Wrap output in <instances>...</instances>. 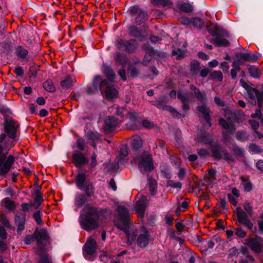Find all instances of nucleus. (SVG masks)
Instances as JSON below:
<instances>
[{"mask_svg": "<svg viewBox=\"0 0 263 263\" xmlns=\"http://www.w3.org/2000/svg\"><path fill=\"white\" fill-rule=\"evenodd\" d=\"M99 219V211L98 209L91 206L88 208L84 214L81 215L80 223L83 229L89 231L98 227Z\"/></svg>", "mask_w": 263, "mask_h": 263, "instance_id": "f257e3e1", "label": "nucleus"}, {"mask_svg": "<svg viewBox=\"0 0 263 263\" xmlns=\"http://www.w3.org/2000/svg\"><path fill=\"white\" fill-rule=\"evenodd\" d=\"M207 30L211 35L215 37L213 41L216 46H228L229 45V41L226 39L229 34L222 27L215 24H211L207 26Z\"/></svg>", "mask_w": 263, "mask_h": 263, "instance_id": "f03ea898", "label": "nucleus"}, {"mask_svg": "<svg viewBox=\"0 0 263 263\" xmlns=\"http://www.w3.org/2000/svg\"><path fill=\"white\" fill-rule=\"evenodd\" d=\"M117 217L114 220L115 226L120 230H125L129 226L130 214L128 210L123 205H119L116 210Z\"/></svg>", "mask_w": 263, "mask_h": 263, "instance_id": "7ed1b4c3", "label": "nucleus"}, {"mask_svg": "<svg viewBox=\"0 0 263 263\" xmlns=\"http://www.w3.org/2000/svg\"><path fill=\"white\" fill-rule=\"evenodd\" d=\"M134 161L142 173L149 172L154 169L152 157L147 153H144L137 156L134 158Z\"/></svg>", "mask_w": 263, "mask_h": 263, "instance_id": "20e7f679", "label": "nucleus"}, {"mask_svg": "<svg viewBox=\"0 0 263 263\" xmlns=\"http://www.w3.org/2000/svg\"><path fill=\"white\" fill-rule=\"evenodd\" d=\"M34 236L37 243V248L40 250V252H43L50 244V237L48 234L47 230L45 229L40 230H36L34 232Z\"/></svg>", "mask_w": 263, "mask_h": 263, "instance_id": "39448f33", "label": "nucleus"}, {"mask_svg": "<svg viewBox=\"0 0 263 263\" xmlns=\"http://www.w3.org/2000/svg\"><path fill=\"white\" fill-rule=\"evenodd\" d=\"M138 47V43L135 39L129 40L119 39L117 40L116 43V47L118 49L128 53L135 52Z\"/></svg>", "mask_w": 263, "mask_h": 263, "instance_id": "423d86ee", "label": "nucleus"}, {"mask_svg": "<svg viewBox=\"0 0 263 263\" xmlns=\"http://www.w3.org/2000/svg\"><path fill=\"white\" fill-rule=\"evenodd\" d=\"M8 154L0 155V175L5 176L10 171L15 161L14 157Z\"/></svg>", "mask_w": 263, "mask_h": 263, "instance_id": "0eeeda50", "label": "nucleus"}, {"mask_svg": "<svg viewBox=\"0 0 263 263\" xmlns=\"http://www.w3.org/2000/svg\"><path fill=\"white\" fill-rule=\"evenodd\" d=\"M20 127L18 123L11 118L5 119L4 122V130L9 138L14 139Z\"/></svg>", "mask_w": 263, "mask_h": 263, "instance_id": "6e6552de", "label": "nucleus"}, {"mask_svg": "<svg viewBox=\"0 0 263 263\" xmlns=\"http://www.w3.org/2000/svg\"><path fill=\"white\" fill-rule=\"evenodd\" d=\"M210 149L212 156L216 160L224 159L229 161L230 155L226 150L217 143L211 144Z\"/></svg>", "mask_w": 263, "mask_h": 263, "instance_id": "1a4fd4ad", "label": "nucleus"}, {"mask_svg": "<svg viewBox=\"0 0 263 263\" xmlns=\"http://www.w3.org/2000/svg\"><path fill=\"white\" fill-rule=\"evenodd\" d=\"M245 244L254 252L260 253L262 251L263 238L258 236L249 238L245 240Z\"/></svg>", "mask_w": 263, "mask_h": 263, "instance_id": "9d476101", "label": "nucleus"}, {"mask_svg": "<svg viewBox=\"0 0 263 263\" xmlns=\"http://www.w3.org/2000/svg\"><path fill=\"white\" fill-rule=\"evenodd\" d=\"M72 162L77 167L81 168L87 164L89 160L83 153L76 151L72 155Z\"/></svg>", "mask_w": 263, "mask_h": 263, "instance_id": "9b49d317", "label": "nucleus"}, {"mask_svg": "<svg viewBox=\"0 0 263 263\" xmlns=\"http://www.w3.org/2000/svg\"><path fill=\"white\" fill-rule=\"evenodd\" d=\"M14 146V143L6 138L5 134L0 135V155L3 153L8 154L9 151Z\"/></svg>", "mask_w": 263, "mask_h": 263, "instance_id": "f8f14e48", "label": "nucleus"}, {"mask_svg": "<svg viewBox=\"0 0 263 263\" xmlns=\"http://www.w3.org/2000/svg\"><path fill=\"white\" fill-rule=\"evenodd\" d=\"M117 124L118 120L115 117L113 116L106 117L104 121L103 132L105 134L111 133L115 129Z\"/></svg>", "mask_w": 263, "mask_h": 263, "instance_id": "ddd939ff", "label": "nucleus"}, {"mask_svg": "<svg viewBox=\"0 0 263 263\" xmlns=\"http://www.w3.org/2000/svg\"><path fill=\"white\" fill-rule=\"evenodd\" d=\"M192 97V93H189L187 92H183L182 91H179L177 93V98L180 100L182 105V110L186 112L190 109V103L191 102V99Z\"/></svg>", "mask_w": 263, "mask_h": 263, "instance_id": "4468645a", "label": "nucleus"}, {"mask_svg": "<svg viewBox=\"0 0 263 263\" xmlns=\"http://www.w3.org/2000/svg\"><path fill=\"white\" fill-rule=\"evenodd\" d=\"M97 242L94 238L92 237H90L83 248V254L84 255H92L97 250Z\"/></svg>", "mask_w": 263, "mask_h": 263, "instance_id": "2eb2a0df", "label": "nucleus"}, {"mask_svg": "<svg viewBox=\"0 0 263 263\" xmlns=\"http://www.w3.org/2000/svg\"><path fill=\"white\" fill-rule=\"evenodd\" d=\"M236 213L238 221L245 224L249 229H252L253 226V223L248 218L246 214L240 208H237Z\"/></svg>", "mask_w": 263, "mask_h": 263, "instance_id": "dca6fc26", "label": "nucleus"}, {"mask_svg": "<svg viewBox=\"0 0 263 263\" xmlns=\"http://www.w3.org/2000/svg\"><path fill=\"white\" fill-rule=\"evenodd\" d=\"M26 216V213L22 212H17L15 215L14 221L17 227V232L18 233H21L22 231L25 229Z\"/></svg>", "mask_w": 263, "mask_h": 263, "instance_id": "f3484780", "label": "nucleus"}, {"mask_svg": "<svg viewBox=\"0 0 263 263\" xmlns=\"http://www.w3.org/2000/svg\"><path fill=\"white\" fill-rule=\"evenodd\" d=\"M219 123L226 130L225 132H223L222 140L226 145L228 146L230 141V131L229 130L230 124L228 121L223 118L220 119Z\"/></svg>", "mask_w": 263, "mask_h": 263, "instance_id": "a211bd4d", "label": "nucleus"}, {"mask_svg": "<svg viewBox=\"0 0 263 263\" xmlns=\"http://www.w3.org/2000/svg\"><path fill=\"white\" fill-rule=\"evenodd\" d=\"M104 96L107 100H110L118 97V91L115 87L108 82L105 86L103 92Z\"/></svg>", "mask_w": 263, "mask_h": 263, "instance_id": "6ab92c4d", "label": "nucleus"}, {"mask_svg": "<svg viewBox=\"0 0 263 263\" xmlns=\"http://www.w3.org/2000/svg\"><path fill=\"white\" fill-rule=\"evenodd\" d=\"M147 202V200L146 197L145 196H142L136 203L135 209L136 212L141 217H143L144 216Z\"/></svg>", "mask_w": 263, "mask_h": 263, "instance_id": "aec40b11", "label": "nucleus"}, {"mask_svg": "<svg viewBox=\"0 0 263 263\" xmlns=\"http://www.w3.org/2000/svg\"><path fill=\"white\" fill-rule=\"evenodd\" d=\"M244 156V151L236 145H233L231 147V161L243 160Z\"/></svg>", "mask_w": 263, "mask_h": 263, "instance_id": "412c9836", "label": "nucleus"}, {"mask_svg": "<svg viewBox=\"0 0 263 263\" xmlns=\"http://www.w3.org/2000/svg\"><path fill=\"white\" fill-rule=\"evenodd\" d=\"M108 82L106 80H102L100 76H96L92 82V85L95 91H98L99 88L101 92H103L104 88Z\"/></svg>", "mask_w": 263, "mask_h": 263, "instance_id": "4be33fe9", "label": "nucleus"}, {"mask_svg": "<svg viewBox=\"0 0 263 263\" xmlns=\"http://www.w3.org/2000/svg\"><path fill=\"white\" fill-rule=\"evenodd\" d=\"M149 234L147 230H145L143 234H140L137 239L138 245L141 248L146 247L149 242Z\"/></svg>", "mask_w": 263, "mask_h": 263, "instance_id": "5701e85b", "label": "nucleus"}, {"mask_svg": "<svg viewBox=\"0 0 263 263\" xmlns=\"http://www.w3.org/2000/svg\"><path fill=\"white\" fill-rule=\"evenodd\" d=\"M41 186H37L35 190L32 192V194L34 196V199L32 205L35 209H37L43 201L42 196L41 195L40 190Z\"/></svg>", "mask_w": 263, "mask_h": 263, "instance_id": "b1692460", "label": "nucleus"}, {"mask_svg": "<svg viewBox=\"0 0 263 263\" xmlns=\"http://www.w3.org/2000/svg\"><path fill=\"white\" fill-rule=\"evenodd\" d=\"M89 181L86 180V175L85 173H79L76 178V183L77 187L81 190L84 188L85 184Z\"/></svg>", "mask_w": 263, "mask_h": 263, "instance_id": "393cba45", "label": "nucleus"}, {"mask_svg": "<svg viewBox=\"0 0 263 263\" xmlns=\"http://www.w3.org/2000/svg\"><path fill=\"white\" fill-rule=\"evenodd\" d=\"M190 88L194 92L195 97L198 101L202 103L205 101L206 99V94L204 91H201L198 88L193 84L190 85Z\"/></svg>", "mask_w": 263, "mask_h": 263, "instance_id": "a878e982", "label": "nucleus"}, {"mask_svg": "<svg viewBox=\"0 0 263 263\" xmlns=\"http://www.w3.org/2000/svg\"><path fill=\"white\" fill-rule=\"evenodd\" d=\"M197 110L201 112L204 116L205 121L206 123L209 124V126H211V123L210 122V109L207 107L206 105H200L197 107Z\"/></svg>", "mask_w": 263, "mask_h": 263, "instance_id": "bb28decb", "label": "nucleus"}, {"mask_svg": "<svg viewBox=\"0 0 263 263\" xmlns=\"http://www.w3.org/2000/svg\"><path fill=\"white\" fill-rule=\"evenodd\" d=\"M167 102V97L165 96H162L160 97L158 100H156L151 102L152 105L163 110H166L165 107L170 106L169 105H166Z\"/></svg>", "mask_w": 263, "mask_h": 263, "instance_id": "cd10ccee", "label": "nucleus"}, {"mask_svg": "<svg viewBox=\"0 0 263 263\" xmlns=\"http://www.w3.org/2000/svg\"><path fill=\"white\" fill-rule=\"evenodd\" d=\"M15 54L20 59L26 60L28 55V51L22 46H18L15 49Z\"/></svg>", "mask_w": 263, "mask_h": 263, "instance_id": "c85d7f7f", "label": "nucleus"}, {"mask_svg": "<svg viewBox=\"0 0 263 263\" xmlns=\"http://www.w3.org/2000/svg\"><path fill=\"white\" fill-rule=\"evenodd\" d=\"M87 139L90 141H99L101 135L96 130H89L86 134Z\"/></svg>", "mask_w": 263, "mask_h": 263, "instance_id": "c756f323", "label": "nucleus"}, {"mask_svg": "<svg viewBox=\"0 0 263 263\" xmlns=\"http://www.w3.org/2000/svg\"><path fill=\"white\" fill-rule=\"evenodd\" d=\"M114 59L115 61L122 65L123 67H125L127 63L126 57L120 52H117L114 54Z\"/></svg>", "mask_w": 263, "mask_h": 263, "instance_id": "7c9ffc66", "label": "nucleus"}, {"mask_svg": "<svg viewBox=\"0 0 263 263\" xmlns=\"http://www.w3.org/2000/svg\"><path fill=\"white\" fill-rule=\"evenodd\" d=\"M142 145L141 138L138 135H135L133 137L132 147L133 149L137 150Z\"/></svg>", "mask_w": 263, "mask_h": 263, "instance_id": "2f4dec72", "label": "nucleus"}, {"mask_svg": "<svg viewBox=\"0 0 263 263\" xmlns=\"http://www.w3.org/2000/svg\"><path fill=\"white\" fill-rule=\"evenodd\" d=\"M103 71L110 81H114L115 77V73L111 67L109 66H104L103 67Z\"/></svg>", "mask_w": 263, "mask_h": 263, "instance_id": "473e14b6", "label": "nucleus"}, {"mask_svg": "<svg viewBox=\"0 0 263 263\" xmlns=\"http://www.w3.org/2000/svg\"><path fill=\"white\" fill-rule=\"evenodd\" d=\"M87 201L86 197L83 194H77L75 198V205L77 208L82 207Z\"/></svg>", "mask_w": 263, "mask_h": 263, "instance_id": "72a5a7b5", "label": "nucleus"}, {"mask_svg": "<svg viewBox=\"0 0 263 263\" xmlns=\"http://www.w3.org/2000/svg\"><path fill=\"white\" fill-rule=\"evenodd\" d=\"M83 189H84L85 193L87 196L90 197L93 195L95 189L93 183L89 181L88 182H86Z\"/></svg>", "mask_w": 263, "mask_h": 263, "instance_id": "f704fd0d", "label": "nucleus"}, {"mask_svg": "<svg viewBox=\"0 0 263 263\" xmlns=\"http://www.w3.org/2000/svg\"><path fill=\"white\" fill-rule=\"evenodd\" d=\"M136 18V23L138 25L142 24L147 20V13L144 11H141Z\"/></svg>", "mask_w": 263, "mask_h": 263, "instance_id": "c9c22d12", "label": "nucleus"}, {"mask_svg": "<svg viewBox=\"0 0 263 263\" xmlns=\"http://www.w3.org/2000/svg\"><path fill=\"white\" fill-rule=\"evenodd\" d=\"M250 75L254 78H259L261 74V71L255 66H250L248 68Z\"/></svg>", "mask_w": 263, "mask_h": 263, "instance_id": "e433bc0d", "label": "nucleus"}, {"mask_svg": "<svg viewBox=\"0 0 263 263\" xmlns=\"http://www.w3.org/2000/svg\"><path fill=\"white\" fill-rule=\"evenodd\" d=\"M129 226L127 227L125 230L122 231L125 232L127 238V244L129 246L131 245L133 241L136 239V235L134 233L130 234L129 231Z\"/></svg>", "mask_w": 263, "mask_h": 263, "instance_id": "4c0bfd02", "label": "nucleus"}, {"mask_svg": "<svg viewBox=\"0 0 263 263\" xmlns=\"http://www.w3.org/2000/svg\"><path fill=\"white\" fill-rule=\"evenodd\" d=\"M191 24L195 27L201 29L204 27V22L201 18L195 17L192 18Z\"/></svg>", "mask_w": 263, "mask_h": 263, "instance_id": "58836bf2", "label": "nucleus"}, {"mask_svg": "<svg viewBox=\"0 0 263 263\" xmlns=\"http://www.w3.org/2000/svg\"><path fill=\"white\" fill-rule=\"evenodd\" d=\"M128 73L131 77H136L140 74V70L134 65H129L128 67Z\"/></svg>", "mask_w": 263, "mask_h": 263, "instance_id": "ea45409f", "label": "nucleus"}, {"mask_svg": "<svg viewBox=\"0 0 263 263\" xmlns=\"http://www.w3.org/2000/svg\"><path fill=\"white\" fill-rule=\"evenodd\" d=\"M72 83L73 81L71 78L67 77L65 79L61 82L60 85L63 89H67L72 87Z\"/></svg>", "mask_w": 263, "mask_h": 263, "instance_id": "a19ab883", "label": "nucleus"}, {"mask_svg": "<svg viewBox=\"0 0 263 263\" xmlns=\"http://www.w3.org/2000/svg\"><path fill=\"white\" fill-rule=\"evenodd\" d=\"M148 180L149 190L151 192L152 195H154L155 194L156 189L157 185V181L155 179H153L152 177H149L148 178Z\"/></svg>", "mask_w": 263, "mask_h": 263, "instance_id": "79ce46f5", "label": "nucleus"}, {"mask_svg": "<svg viewBox=\"0 0 263 263\" xmlns=\"http://www.w3.org/2000/svg\"><path fill=\"white\" fill-rule=\"evenodd\" d=\"M39 263H52L51 259L48 256V254L43 252H40Z\"/></svg>", "mask_w": 263, "mask_h": 263, "instance_id": "37998d69", "label": "nucleus"}, {"mask_svg": "<svg viewBox=\"0 0 263 263\" xmlns=\"http://www.w3.org/2000/svg\"><path fill=\"white\" fill-rule=\"evenodd\" d=\"M241 63L240 60L235 61L233 63V69H231V78L234 79L237 74V71L240 70V65Z\"/></svg>", "mask_w": 263, "mask_h": 263, "instance_id": "c03bdc74", "label": "nucleus"}, {"mask_svg": "<svg viewBox=\"0 0 263 263\" xmlns=\"http://www.w3.org/2000/svg\"><path fill=\"white\" fill-rule=\"evenodd\" d=\"M43 87L46 90L50 92H53L55 91V88L53 86L51 80H47L43 83Z\"/></svg>", "mask_w": 263, "mask_h": 263, "instance_id": "a18cd8bd", "label": "nucleus"}, {"mask_svg": "<svg viewBox=\"0 0 263 263\" xmlns=\"http://www.w3.org/2000/svg\"><path fill=\"white\" fill-rule=\"evenodd\" d=\"M220 241V238L219 237L214 236L207 242L206 247L209 249H212L215 245L219 243Z\"/></svg>", "mask_w": 263, "mask_h": 263, "instance_id": "49530a36", "label": "nucleus"}, {"mask_svg": "<svg viewBox=\"0 0 263 263\" xmlns=\"http://www.w3.org/2000/svg\"><path fill=\"white\" fill-rule=\"evenodd\" d=\"M249 124L251 125L252 128L255 130V134L257 135L259 138L263 137V135L259 133L257 130L259 126V123L253 120H250L249 121Z\"/></svg>", "mask_w": 263, "mask_h": 263, "instance_id": "de8ad7c7", "label": "nucleus"}, {"mask_svg": "<svg viewBox=\"0 0 263 263\" xmlns=\"http://www.w3.org/2000/svg\"><path fill=\"white\" fill-rule=\"evenodd\" d=\"M179 9L181 11L189 13L193 11V7L190 4L184 3L179 6Z\"/></svg>", "mask_w": 263, "mask_h": 263, "instance_id": "09e8293b", "label": "nucleus"}, {"mask_svg": "<svg viewBox=\"0 0 263 263\" xmlns=\"http://www.w3.org/2000/svg\"><path fill=\"white\" fill-rule=\"evenodd\" d=\"M3 202L4 203L5 206L6 208H7L9 210H13L15 208V205L14 204V202L9 199V198H5L3 200Z\"/></svg>", "mask_w": 263, "mask_h": 263, "instance_id": "8fccbe9b", "label": "nucleus"}, {"mask_svg": "<svg viewBox=\"0 0 263 263\" xmlns=\"http://www.w3.org/2000/svg\"><path fill=\"white\" fill-rule=\"evenodd\" d=\"M152 3L155 6H169L172 4L170 0H153Z\"/></svg>", "mask_w": 263, "mask_h": 263, "instance_id": "3c124183", "label": "nucleus"}, {"mask_svg": "<svg viewBox=\"0 0 263 263\" xmlns=\"http://www.w3.org/2000/svg\"><path fill=\"white\" fill-rule=\"evenodd\" d=\"M212 79L217 81H221L222 80V73L220 71H214L210 74Z\"/></svg>", "mask_w": 263, "mask_h": 263, "instance_id": "603ef678", "label": "nucleus"}, {"mask_svg": "<svg viewBox=\"0 0 263 263\" xmlns=\"http://www.w3.org/2000/svg\"><path fill=\"white\" fill-rule=\"evenodd\" d=\"M129 35L133 37H140L141 36V32L135 26L130 27L129 29Z\"/></svg>", "mask_w": 263, "mask_h": 263, "instance_id": "864d4df0", "label": "nucleus"}, {"mask_svg": "<svg viewBox=\"0 0 263 263\" xmlns=\"http://www.w3.org/2000/svg\"><path fill=\"white\" fill-rule=\"evenodd\" d=\"M76 145L78 148L80 150L84 151L86 145L85 140L82 138H79L76 141Z\"/></svg>", "mask_w": 263, "mask_h": 263, "instance_id": "5fc2aeb1", "label": "nucleus"}, {"mask_svg": "<svg viewBox=\"0 0 263 263\" xmlns=\"http://www.w3.org/2000/svg\"><path fill=\"white\" fill-rule=\"evenodd\" d=\"M258 59V57L257 55L253 54L252 53H246V61L249 62H254L256 61Z\"/></svg>", "mask_w": 263, "mask_h": 263, "instance_id": "6e6d98bb", "label": "nucleus"}, {"mask_svg": "<svg viewBox=\"0 0 263 263\" xmlns=\"http://www.w3.org/2000/svg\"><path fill=\"white\" fill-rule=\"evenodd\" d=\"M33 217L35 219V221L37 222V224L42 225L43 224L44 222L42 220L41 218V212L40 211H37L35 212L33 214Z\"/></svg>", "mask_w": 263, "mask_h": 263, "instance_id": "4d7b16f0", "label": "nucleus"}, {"mask_svg": "<svg viewBox=\"0 0 263 263\" xmlns=\"http://www.w3.org/2000/svg\"><path fill=\"white\" fill-rule=\"evenodd\" d=\"M235 137L239 141H243L247 139V135L246 132L241 131L235 134Z\"/></svg>", "mask_w": 263, "mask_h": 263, "instance_id": "13d9d810", "label": "nucleus"}, {"mask_svg": "<svg viewBox=\"0 0 263 263\" xmlns=\"http://www.w3.org/2000/svg\"><path fill=\"white\" fill-rule=\"evenodd\" d=\"M165 109L166 110L171 112L174 117L177 118L178 119H179L181 117V114L171 106L170 107H165Z\"/></svg>", "mask_w": 263, "mask_h": 263, "instance_id": "bf43d9fd", "label": "nucleus"}, {"mask_svg": "<svg viewBox=\"0 0 263 263\" xmlns=\"http://www.w3.org/2000/svg\"><path fill=\"white\" fill-rule=\"evenodd\" d=\"M172 55H176L178 60L183 59L184 57V53L180 49H174L172 51Z\"/></svg>", "mask_w": 263, "mask_h": 263, "instance_id": "052dcab7", "label": "nucleus"}, {"mask_svg": "<svg viewBox=\"0 0 263 263\" xmlns=\"http://www.w3.org/2000/svg\"><path fill=\"white\" fill-rule=\"evenodd\" d=\"M239 261L240 263H255L254 258L249 255H246L244 258H241Z\"/></svg>", "mask_w": 263, "mask_h": 263, "instance_id": "680f3d73", "label": "nucleus"}, {"mask_svg": "<svg viewBox=\"0 0 263 263\" xmlns=\"http://www.w3.org/2000/svg\"><path fill=\"white\" fill-rule=\"evenodd\" d=\"M37 67L36 65H32L30 66L29 69V77L30 78L35 77L37 74Z\"/></svg>", "mask_w": 263, "mask_h": 263, "instance_id": "e2e57ef3", "label": "nucleus"}, {"mask_svg": "<svg viewBox=\"0 0 263 263\" xmlns=\"http://www.w3.org/2000/svg\"><path fill=\"white\" fill-rule=\"evenodd\" d=\"M120 157L121 159H123L124 157L127 156L128 154V148L127 146L124 145L121 147L119 152Z\"/></svg>", "mask_w": 263, "mask_h": 263, "instance_id": "0e129e2a", "label": "nucleus"}, {"mask_svg": "<svg viewBox=\"0 0 263 263\" xmlns=\"http://www.w3.org/2000/svg\"><path fill=\"white\" fill-rule=\"evenodd\" d=\"M218 205L222 210H226L227 211L229 210V206L227 204V202L225 199H220L218 203Z\"/></svg>", "mask_w": 263, "mask_h": 263, "instance_id": "69168bd1", "label": "nucleus"}, {"mask_svg": "<svg viewBox=\"0 0 263 263\" xmlns=\"http://www.w3.org/2000/svg\"><path fill=\"white\" fill-rule=\"evenodd\" d=\"M242 185L245 191L247 192H250L252 189V183L249 181H243L242 182Z\"/></svg>", "mask_w": 263, "mask_h": 263, "instance_id": "338daca9", "label": "nucleus"}, {"mask_svg": "<svg viewBox=\"0 0 263 263\" xmlns=\"http://www.w3.org/2000/svg\"><path fill=\"white\" fill-rule=\"evenodd\" d=\"M249 151L252 153H258L261 152V148L258 146L252 144L249 145Z\"/></svg>", "mask_w": 263, "mask_h": 263, "instance_id": "774afa93", "label": "nucleus"}]
</instances>
